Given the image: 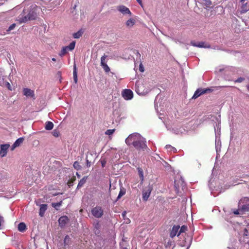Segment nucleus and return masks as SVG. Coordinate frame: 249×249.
Segmentation results:
<instances>
[{"label": "nucleus", "instance_id": "1", "mask_svg": "<svg viewBox=\"0 0 249 249\" xmlns=\"http://www.w3.org/2000/svg\"><path fill=\"white\" fill-rule=\"evenodd\" d=\"M125 142L127 145H132L139 150H144L147 147L145 139L138 133L130 134L125 139Z\"/></svg>", "mask_w": 249, "mask_h": 249}, {"label": "nucleus", "instance_id": "2", "mask_svg": "<svg viewBox=\"0 0 249 249\" xmlns=\"http://www.w3.org/2000/svg\"><path fill=\"white\" fill-rule=\"evenodd\" d=\"M37 8L36 5H33L29 10L24 9L22 13L18 16V20L21 23L35 19L37 16Z\"/></svg>", "mask_w": 249, "mask_h": 249}, {"label": "nucleus", "instance_id": "3", "mask_svg": "<svg viewBox=\"0 0 249 249\" xmlns=\"http://www.w3.org/2000/svg\"><path fill=\"white\" fill-rule=\"evenodd\" d=\"M213 183L214 180L211 179L209 182V186L210 189L212 190L211 194L213 195V196H215V195L214 194V191L217 192V194H219L230 187V186H225L223 187L220 184L215 186Z\"/></svg>", "mask_w": 249, "mask_h": 249}, {"label": "nucleus", "instance_id": "4", "mask_svg": "<svg viewBox=\"0 0 249 249\" xmlns=\"http://www.w3.org/2000/svg\"><path fill=\"white\" fill-rule=\"evenodd\" d=\"M239 209L242 213L249 211V198H242L239 202Z\"/></svg>", "mask_w": 249, "mask_h": 249}, {"label": "nucleus", "instance_id": "5", "mask_svg": "<svg viewBox=\"0 0 249 249\" xmlns=\"http://www.w3.org/2000/svg\"><path fill=\"white\" fill-rule=\"evenodd\" d=\"M154 104L155 109L157 111H159V108H160V110H161L163 107V99L162 98L161 95L158 94L156 97Z\"/></svg>", "mask_w": 249, "mask_h": 249}, {"label": "nucleus", "instance_id": "6", "mask_svg": "<svg viewBox=\"0 0 249 249\" xmlns=\"http://www.w3.org/2000/svg\"><path fill=\"white\" fill-rule=\"evenodd\" d=\"M75 45V42L73 41H72L69 46L63 47L59 53V55L61 56H63L65 55L67 53L68 51H72L74 49Z\"/></svg>", "mask_w": 249, "mask_h": 249}, {"label": "nucleus", "instance_id": "7", "mask_svg": "<svg viewBox=\"0 0 249 249\" xmlns=\"http://www.w3.org/2000/svg\"><path fill=\"white\" fill-rule=\"evenodd\" d=\"M174 186L177 191L179 190L180 188L183 189L185 187V182L181 177H180L178 178H176L174 181Z\"/></svg>", "mask_w": 249, "mask_h": 249}, {"label": "nucleus", "instance_id": "8", "mask_svg": "<svg viewBox=\"0 0 249 249\" xmlns=\"http://www.w3.org/2000/svg\"><path fill=\"white\" fill-rule=\"evenodd\" d=\"M212 89L209 88L208 89H197L194 94V95L192 97V98L196 99L201 95L210 92L212 91Z\"/></svg>", "mask_w": 249, "mask_h": 249}, {"label": "nucleus", "instance_id": "9", "mask_svg": "<svg viewBox=\"0 0 249 249\" xmlns=\"http://www.w3.org/2000/svg\"><path fill=\"white\" fill-rule=\"evenodd\" d=\"M122 95L125 100H130L133 97V93L129 89H124L122 92Z\"/></svg>", "mask_w": 249, "mask_h": 249}, {"label": "nucleus", "instance_id": "10", "mask_svg": "<svg viewBox=\"0 0 249 249\" xmlns=\"http://www.w3.org/2000/svg\"><path fill=\"white\" fill-rule=\"evenodd\" d=\"M152 190V187L149 185L145 187L142 191V200L143 201H147L150 196V195Z\"/></svg>", "mask_w": 249, "mask_h": 249}, {"label": "nucleus", "instance_id": "11", "mask_svg": "<svg viewBox=\"0 0 249 249\" xmlns=\"http://www.w3.org/2000/svg\"><path fill=\"white\" fill-rule=\"evenodd\" d=\"M92 215L97 218L101 217L103 214V211L99 206L93 208L91 210Z\"/></svg>", "mask_w": 249, "mask_h": 249}, {"label": "nucleus", "instance_id": "12", "mask_svg": "<svg viewBox=\"0 0 249 249\" xmlns=\"http://www.w3.org/2000/svg\"><path fill=\"white\" fill-rule=\"evenodd\" d=\"M144 86L142 85L137 83L135 85V91L139 95H143L147 93V91L143 89Z\"/></svg>", "mask_w": 249, "mask_h": 249}, {"label": "nucleus", "instance_id": "13", "mask_svg": "<svg viewBox=\"0 0 249 249\" xmlns=\"http://www.w3.org/2000/svg\"><path fill=\"white\" fill-rule=\"evenodd\" d=\"M107 55H103L101 58V65L107 72L109 71V67L107 65Z\"/></svg>", "mask_w": 249, "mask_h": 249}, {"label": "nucleus", "instance_id": "14", "mask_svg": "<svg viewBox=\"0 0 249 249\" xmlns=\"http://www.w3.org/2000/svg\"><path fill=\"white\" fill-rule=\"evenodd\" d=\"M117 10L123 15H128L129 16L132 15L130 10L124 5H120L118 6Z\"/></svg>", "mask_w": 249, "mask_h": 249}, {"label": "nucleus", "instance_id": "15", "mask_svg": "<svg viewBox=\"0 0 249 249\" xmlns=\"http://www.w3.org/2000/svg\"><path fill=\"white\" fill-rule=\"evenodd\" d=\"M120 246L121 249H129L130 246L127 238L123 237L120 243Z\"/></svg>", "mask_w": 249, "mask_h": 249}, {"label": "nucleus", "instance_id": "16", "mask_svg": "<svg viewBox=\"0 0 249 249\" xmlns=\"http://www.w3.org/2000/svg\"><path fill=\"white\" fill-rule=\"evenodd\" d=\"M23 92L24 95L27 97H31L35 99L36 97L34 90L28 88H24L23 90Z\"/></svg>", "mask_w": 249, "mask_h": 249}, {"label": "nucleus", "instance_id": "17", "mask_svg": "<svg viewBox=\"0 0 249 249\" xmlns=\"http://www.w3.org/2000/svg\"><path fill=\"white\" fill-rule=\"evenodd\" d=\"M9 144H4L0 145V155L2 157L5 156L7 153V150L9 148Z\"/></svg>", "mask_w": 249, "mask_h": 249}, {"label": "nucleus", "instance_id": "18", "mask_svg": "<svg viewBox=\"0 0 249 249\" xmlns=\"http://www.w3.org/2000/svg\"><path fill=\"white\" fill-rule=\"evenodd\" d=\"M180 229L179 226H174L172 228V229L170 232V237L171 238L174 237L175 236L177 235L179 232L178 231Z\"/></svg>", "mask_w": 249, "mask_h": 249}, {"label": "nucleus", "instance_id": "19", "mask_svg": "<svg viewBox=\"0 0 249 249\" xmlns=\"http://www.w3.org/2000/svg\"><path fill=\"white\" fill-rule=\"evenodd\" d=\"M220 122L218 121V123L214 126L215 139L219 138L220 135Z\"/></svg>", "mask_w": 249, "mask_h": 249}, {"label": "nucleus", "instance_id": "20", "mask_svg": "<svg viewBox=\"0 0 249 249\" xmlns=\"http://www.w3.org/2000/svg\"><path fill=\"white\" fill-rule=\"evenodd\" d=\"M191 44L195 47L199 48H209L210 46L205 45V43L203 42H195L192 41L191 42Z\"/></svg>", "mask_w": 249, "mask_h": 249}, {"label": "nucleus", "instance_id": "21", "mask_svg": "<svg viewBox=\"0 0 249 249\" xmlns=\"http://www.w3.org/2000/svg\"><path fill=\"white\" fill-rule=\"evenodd\" d=\"M69 218L66 216L60 217L58 219V222L61 227L64 226L68 222Z\"/></svg>", "mask_w": 249, "mask_h": 249}, {"label": "nucleus", "instance_id": "22", "mask_svg": "<svg viewBox=\"0 0 249 249\" xmlns=\"http://www.w3.org/2000/svg\"><path fill=\"white\" fill-rule=\"evenodd\" d=\"M47 205L46 204H41L40 205V209L39 214L41 217L44 216V213L47 210Z\"/></svg>", "mask_w": 249, "mask_h": 249}, {"label": "nucleus", "instance_id": "23", "mask_svg": "<svg viewBox=\"0 0 249 249\" xmlns=\"http://www.w3.org/2000/svg\"><path fill=\"white\" fill-rule=\"evenodd\" d=\"M27 229L25 224L23 222L20 223L18 225V230L20 232H24Z\"/></svg>", "mask_w": 249, "mask_h": 249}, {"label": "nucleus", "instance_id": "24", "mask_svg": "<svg viewBox=\"0 0 249 249\" xmlns=\"http://www.w3.org/2000/svg\"><path fill=\"white\" fill-rule=\"evenodd\" d=\"M88 177H83L79 182L77 189H79L82 187L83 185L86 183Z\"/></svg>", "mask_w": 249, "mask_h": 249}, {"label": "nucleus", "instance_id": "25", "mask_svg": "<svg viewBox=\"0 0 249 249\" xmlns=\"http://www.w3.org/2000/svg\"><path fill=\"white\" fill-rule=\"evenodd\" d=\"M249 11V7L247 5V3H243L241 8V13L244 14Z\"/></svg>", "mask_w": 249, "mask_h": 249}, {"label": "nucleus", "instance_id": "26", "mask_svg": "<svg viewBox=\"0 0 249 249\" xmlns=\"http://www.w3.org/2000/svg\"><path fill=\"white\" fill-rule=\"evenodd\" d=\"M53 127V124L50 121H48L46 123L45 128L47 130H52Z\"/></svg>", "mask_w": 249, "mask_h": 249}, {"label": "nucleus", "instance_id": "27", "mask_svg": "<svg viewBox=\"0 0 249 249\" xmlns=\"http://www.w3.org/2000/svg\"><path fill=\"white\" fill-rule=\"evenodd\" d=\"M220 145L221 142L219 138L215 139V149L217 153L220 150Z\"/></svg>", "mask_w": 249, "mask_h": 249}, {"label": "nucleus", "instance_id": "28", "mask_svg": "<svg viewBox=\"0 0 249 249\" xmlns=\"http://www.w3.org/2000/svg\"><path fill=\"white\" fill-rule=\"evenodd\" d=\"M135 20L134 19L130 18L126 21V25L127 27H131L135 24Z\"/></svg>", "mask_w": 249, "mask_h": 249}, {"label": "nucleus", "instance_id": "29", "mask_svg": "<svg viewBox=\"0 0 249 249\" xmlns=\"http://www.w3.org/2000/svg\"><path fill=\"white\" fill-rule=\"evenodd\" d=\"M24 140V139L23 137H20L18 139L14 142L15 145L17 147L19 146L21 143H23Z\"/></svg>", "mask_w": 249, "mask_h": 249}, {"label": "nucleus", "instance_id": "30", "mask_svg": "<svg viewBox=\"0 0 249 249\" xmlns=\"http://www.w3.org/2000/svg\"><path fill=\"white\" fill-rule=\"evenodd\" d=\"M73 80H74V83L75 84H76L77 83L78 78H77V72H76V67L75 66H74V70H73Z\"/></svg>", "mask_w": 249, "mask_h": 249}, {"label": "nucleus", "instance_id": "31", "mask_svg": "<svg viewBox=\"0 0 249 249\" xmlns=\"http://www.w3.org/2000/svg\"><path fill=\"white\" fill-rule=\"evenodd\" d=\"M137 170H138V172L140 178L141 180L142 181L143 180V178H144L143 174V170L140 167H138L137 168Z\"/></svg>", "mask_w": 249, "mask_h": 249}, {"label": "nucleus", "instance_id": "32", "mask_svg": "<svg viewBox=\"0 0 249 249\" xmlns=\"http://www.w3.org/2000/svg\"><path fill=\"white\" fill-rule=\"evenodd\" d=\"M62 204V201H60V202H57V203H52V207L54 208L55 209L58 210V208L60 206H61Z\"/></svg>", "mask_w": 249, "mask_h": 249}, {"label": "nucleus", "instance_id": "33", "mask_svg": "<svg viewBox=\"0 0 249 249\" xmlns=\"http://www.w3.org/2000/svg\"><path fill=\"white\" fill-rule=\"evenodd\" d=\"M82 32H81V31H78L76 33H75L73 34V37L74 38H79L82 36Z\"/></svg>", "mask_w": 249, "mask_h": 249}, {"label": "nucleus", "instance_id": "34", "mask_svg": "<svg viewBox=\"0 0 249 249\" xmlns=\"http://www.w3.org/2000/svg\"><path fill=\"white\" fill-rule=\"evenodd\" d=\"M99 162H101L102 167L104 168L107 163V160L104 157H102L101 158Z\"/></svg>", "mask_w": 249, "mask_h": 249}, {"label": "nucleus", "instance_id": "35", "mask_svg": "<svg viewBox=\"0 0 249 249\" xmlns=\"http://www.w3.org/2000/svg\"><path fill=\"white\" fill-rule=\"evenodd\" d=\"M71 238H70L69 235H66L64 239V246H66L67 245H68L70 241Z\"/></svg>", "mask_w": 249, "mask_h": 249}, {"label": "nucleus", "instance_id": "36", "mask_svg": "<svg viewBox=\"0 0 249 249\" xmlns=\"http://www.w3.org/2000/svg\"><path fill=\"white\" fill-rule=\"evenodd\" d=\"M73 167L77 170H80L81 168V166L80 165L79 163L77 161H76L74 162Z\"/></svg>", "mask_w": 249, "mask_h": 249}, {"label": "nucleus", "instance_id": "37", "mask_svg": "<svg viewBox=\"0 0 249 249\" xmlns=\"http://www.w3.org/2000/svg\"><path fill=\"white\" fill-rule=\"evenodd\" d=\"M111 77L113 80H115L116 79V82L118 83L119 81L121 79V78H118L116 74L114 73H111V75H110V77Z\"/></svg>", "mask_w": 249, "mask_h": 249}, {"label": "nucleus", "instance_id": "38", "mask_svg": "<svg viewBox=\"0 0 249 249\" xmlns=\"http://www.w3.org/2000/svg\"><path fill=\"white\" fill-rule=\"evenodd\" d=\"M76 180L75 177H73L68 182V185L70 187L72 185L73 183Z\"/></svg>", "mask_w": 249, "mask_h": 249}, {"label": "nucleus", "instance_id": "39", "mask_svg": "<svg viewBox=\"0 0 249 249\" xmlns=\"http://www.w3.org/2000/svg\"><path fill=\"white\" fill-rule=\"evenodd\" d=\"M165 148L166 149H167L169 151H173L175 152V151H177V150L175 148H174V147L170 145H166L165 146Z\"/></svg>", "mask_w": 249, "mask_h": 249}, {"label": "nucleus", "instance_id": "40", "mask_svg": "<svg viewBox=\"0 0 249 249\" xmlns=\"http://www.w3.org/2000/svg\"><path fill=\"white\" fill-rule=\"evenodd\" d=\"M179 230V231L178 234V236L180 235V234L181 233L185 232L187 230V227H186L185 226H183L181 228H180V229Z\"/></svg>", "mask_w": 249, "mask_h": 249}, {"label": "nucleus", "instance_id": "41", "mask_svg": "<svg viewBox=\"0 0 249 249\" xmlns=\"http://www.w3.org/2000/svg\"><path fill=\"white\" fill-rule=\"evenodd\" d=\"M53 136L55 137H58L60 135V132L56 129H54L52 132Z\"/></svg>", "mask_w": 249, "mask_h": 249}, {"label": "nucleus", "instance_id": "42", "mask_svg": "<svg viewBox=\"0 0 249 249\" xmlns=\"http://www.w3.org/2000/svg\"><path fill=\"white\" fill-rule=\"evenodd\" d=\"M125 193V191L124 190L121 189L120 191V193L117 196V198L119 199L121 198L123 195H124Z\"/></svg>", "mask_w": 249, "mask_h": 249}, {"label": "nucleus", "instance_id": "43", "mask_svg": "<svg viewBox=\"0 0 249 249\" xmlns=\"http://www.w3.org/2000/svg\"><path fill=\"white\" fill-rule=\"evenodd\" d=\"M7 178V175L4 174H3L0 172V180H3Z\"/></svg>", "mask_w": 249, "mask_h": 249}, {"label": "nucleus", "instance_id": "44", "mask_svg": "<svg viewBox=\"0 0 249 249\" xmlns=\"http://www.w3.org/2000/svg\"><path fill=\"white\" fill-rule=\"evenodd\" d=\"M5 86L7 87V88L9 90H12V87H11L10 84L8 82H6L5 83Z\"/></svg>", "mask_w": 249, "mask_h": 249}, {"label": "nucleus", "instance_id": "45", "mask_svg": "<svg viewBox=\"0 0 249 249\" xmlns=\"http://www.w3.org/2000/svg\"><path fill=\"white\" fill-rule=\"evenodd\" d=\"M245 80V78L243 77H239L235 81V82L236 83H241Z\"/></svg>", "mask_w": 249, "mask_h": 249}, {"label": "nucleus", "instance_id": "46", "mask_svg": "<svg viewBox=\"0 0 249 249\" xmlns=\"http://www.w3.org/2000/svg\"><path fill=\"white\" fill-rule=\"evenodd\" d=\"M15 26H16V24H15V23L12 24V25H11L9 26L8 30L11 31V30H13L15 28Z\"/></svg>", "mask_w": 249, "mask_h": 249}, {"label": "nucleus", "instance_id": "47", "mask_svg": "<svg viewBox=\"0 0 249 249\" xmlns=\"http://www.w3.org/2000/svg\"><path fill=\"white\" fill-rule=\"evenodd\" d=\"M139 70H140V71H141V72H143L144 71V67H143V66H142V63H141L140 64Z\"/></svg>", "mask_w": 249, "mask_h": 249}, {"label": "nucleus", "instance_id": "48", "mask_svg": "<svg viewBox=\"0 0 249 249\" xmlns=\"http://www.w3.org/2000/svg\"><path fill=\"white\" fill-rule=\"evenodd\" d=\"M124 219V222H125L126 224H128L130 222V220L128 218H125Z\"/></svg>", "mask_w": 249, "mask_h": 249}, {"label": "nucleus", "instance_id": "49", "mask_svg": "<svg viewBox=\"0 0 249 249\" xmlns=\"http://www.w3.org/2000/svg\"><path fill=\"white\" fill-rule=\"evenodd\" d=\"M241 212V211L239 210V209H238V210H236L234 211L233 212V213L235 214H240V212Z\"/></svg>", "mask_w": 249, "mask_h": 249}, {"label": "nucleus", "instance_id": "50", "mask_svg": "<svg viewBox=\"0 0 249 249\" xmlns=\"http://www.w3.org/2000/svg\"><path fill=\"white\" fill-rule=\"evenodd\" d=\"M126 211H124L122 213V216L123 217V218L124 219L125 218H126Z\"/></svg>", "mask_w": 249, "mask_h": 249}, {"label": "nucleus", "instance_id": "51", "mask_svg": "<svg viewBox=\"0 0 249 249\" xmlns=\"http://www.w3.org/2000/svg\"><path fill=\"white\" fill-rule=\"evenodd\" d=\"M163 165L164 166L167 167V166H168L169 165V164L166 161H165V160H163Z\"/></svg>", "mask_w": 249, "mask_h": 249}, {"label": "nucleus", "instance_id": "52", "mask_svg": "<svg viewBox=\"0 0 249 249\" xmlns=\"http://www.w3.org/2000/svg\"><path fill=\"white\" fill-rule=\"evenodd\" d=\"M138 3L142 6V7L143 4L142 2V0H136Z\"/></svg>", "mask_w": 249, "mask_h": 249}, {"label": "nucleus", "instance_id": "53", "mask_svg": "<svg viewBox=\"0 0 249 249\" xmlns=\"http://www.w3.org/2000/svg\"><path fill=\"white\" fill-rule=\"evenodd\" d=\"M119 158H120V155L118 153H116L115 155L114 158L115 159L117 160V159H119Z\"/></svg>", "mask_w": 249, "mask_h": 249}, {"label": "nucleus", "instance_id": "54", "mask_svg": "<svg viewBox=\"0 0 249 249\" xmlns=\"http://www.w3.org/2000/svg\"><path fill=\"white\" fill-rule=\"evenodd\" d=\"M17 146L15 145V143L12 145L11 147V150L13 151L15 149V148H16Z\"/></svg>", "mask_w": 249, "mask_h": 249}, {"label": "nucleus", "instance_id": "55", "mask_svg": "<svg viewBox=\"0 0 249 249\" xmlns=\"http://www.w3.org/2000/svg\"><path fill=\"white\" fill-rule=\"evenodd\" d=\"M115 131V129H110V136L112 135Z\"/></svg>", "mask_w": 249, "mask_h": 249}, {"label": "nucleus", "instance_id": "56", "mask_svg": "<svg viewBox=\"0 0 249 249\" xmlns=\"http://www.w3.org/2000/svg\"><path fill=\"white\" fill-rule=\"evenodd\" d=\"M90 162H89L88 160H87V166L89 167L90 166Z\"/></svg>", "mask_w": 249, "mask_h": 249}, {"label": "nucleus", "instance_id": "57", "mask_svg": "<svg viewBox=\"0 0 249 249\" xmlns=\"http://www.w3.org/2000/svg\"><path fill=\"white\" fill-rule=\"evenodd\" d=\"M206 0V4L207 5H210L211 4V2L210 0Z\"/></svg>", "mask_w": 249, "mask_h": 249}, {"label": "nucleus", "instance_id": "58", "mask_svg": "<svg viewBox=\"0 0 249 249\" xmlns=\"http://www.w3.org/2000/svg\"><path fill=\"white\" fill-rule=\"evenodd\" d=\"M105 134L107 135H109V129L106 130V131L105 132Z\"/></svg>", "mask_w": 249, "mask_h": 249}, {"label": "nucleus", "instance_id": "59", "mask_svg": "<svg viewBox=\"0 0 249 249\" xmlns=\"http://www.w3.org/2000/svg\"><path fill=\"white\" fill-rule=\"evenodd\" d=\"M76 175H77L78 178H80V175L77 172L76 173Z\"/></svg>", "mask_w": 249, "mask_h": 249}, {"label": "nucleus", "instance_id": "60", "mask_svg": "<svg viewBox=\"0 0 249 249\" xmlns=\"http://www.w3.org/2000/svg\"><path fill=\"white\" fill-rule=\"evenodd\" d=\"M239 184V183L234 182L232 184V185H235L236 184Z\"/></svg>", "mask_w": 249, "mask_h": 249}, {"label": "nucleus", "instance_id": "61", "mask_svg": "<svg viewBox=\"0 0 249 249\" xmlns=\"http://www.w3.org/2000/svg\"><path fill=\"white\" fill-rule=\"evenodd\" d=\"M52 60L54 62H55L56 61V59L55 58H53Z\"/></svg>", "mask_w": 249, "mask_h": 249}, {"label": "nucleus", "instance_id": "62", "mask_svg": "<svg viewBox=\"0 0 249 249\" xmlns=\"http://www.w3.org/2000/svg\"><path fill=\"white\" fill-rule=\"evenodd\" d=\"M245 0H240V2H242V3H244V2L245 1Z\"/></svg>", "mask_w": 249, "mask_h": 249}, {"label": "nucleus", "instance_id": "63", "mask_svg": "<svg viewBox=\"0 0 249 249\" xmlns=\"http://www.w3.org/2000/svg\"><path fill=\"white\" fill-rule=\"evenodd\" d=\"M247 89H248L249 91V85L247 86Z\"/></svg>", "mask_w": 249, "mask_h": 249}, {"label": "nucleus", "instance_id": "64", "mask_svg": "<svg viewBox=\"0 0 249 249\" xmlns=\"http://www.w3.org/2000/svg\"><path fill=\"white\" fill-rule=\"evenodd\" d=\"M36 205H39L37 202H36Z\"/></svg>", "mask_w": 249, "mask_h": 249}]
</instances>
